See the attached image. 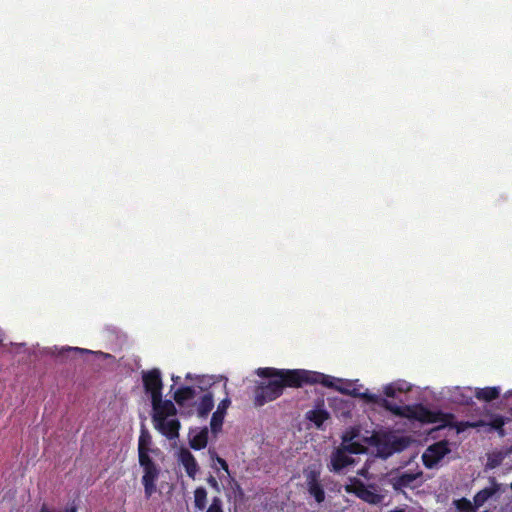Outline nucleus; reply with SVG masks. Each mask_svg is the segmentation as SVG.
<instances>
[{
    "mask_svg": "<svg viewBox=\"0 0 512 512\" xmlns=\"http://www.w3.org/2000/svg\"><path fill=\"white\" fill-rule=\"evenodd\" d=\"M257 375L268 378L267 382H261L254 388V406L262 407L283 395L284 389L300 388L297 369H278L264 367L257 369Z\"/></svg>",
    "mask_w": 512,
    "mask_h": 512,
    "instance_id": "1",
    "label": "nucleus"
},
{
    "mask_svg": "<svg viewBox=\"0 0 512 512\" xmlns=\"http://www.w3.org/2000/svg\"><path fill=\"white\" fill-rule=\"evenodd\" d=\"M361 398L369 403L379 404L385 410L396 416L417 420L421 423H437L452 416L450 414H444L441 411H432L422 404L398 406L385 398H380L378 395L369 392L362 393Z\"/></svg>",
    "mask_w": 512,
    "mask_h": 512,
    "instance_id": "2",
    "label": "nucleus"
},
{
    "mask_svg": "<svg viewBox=\"0 0 512 512\" xmlns=\"http://www.w3.org/2000/svg\"><path fill=\"white\" fill-rule=\"evenodd\" d=\"M152 411L154 428L169 440L178 438L181 428L180 421L176 418L168 419L177 414L174 403L171 400H165L161 406L152 408Z\"/></svg>",
    "mask_w": 512,
    "mask_h": 512,
    "instance_id": "3",
    "label": "nucleus"
},
{
    "mask_svg": "<svg viewBox=\"0 0 512 512\" xmlns=\"http://www.w3.org/2000/svg\"><path fill=\"white\" fill-rule=\"evenodd\" d=\"M346 491L371 505L381 504L386 496L383 493V489L377 484L371 483L366 485L358 478L351 480V484L346 486Z\"/></svg>",
    "mask_w": 512,
    "mask_h": 512,
    "instance_id": "4",
    "label": "nucleus"
},
{
    "mask_svg": "<svg viewBox=\"0 0 512 512\" xmlns=\"http://www.w3.org/2000/svg\"><path fill=\"white\" fill-rule=\"evenodd\" d=\"M298 373V382L300 383V388L304 385H313V384H321L328 388H335L339 392L347 395H352L354 397H361L362 393L356 392V390L349 391L342 387H337L334 385V377L325 375L320 372L309 371L304 369H297Z\"/></svg>",
    "mask_w": 512,
    "mask_h": 512,
    "instance_id": "5",
    "label": "nucleus"
},
{
    "mask_svg": "<svg viewBox=\"0 0 512 512\" xmlns=\"http://www.w3.org/2000/svg\"><path fill=\"white\" fill-rule=\"evenodd\" d=\"M142 381L145 391L151 396L152 408L161 406L165 400L162 399L163 382L160 370L154 368L143 372Z\"/></svg>",
    "mask_w": 512,
    "mask_h": 512,
    "instance_id": "6",
    "label": "nucleus"
},
{
    "mask_svg": "<svg viewBox=\"0 0 512 512\" xmlns=\"http://www.w3.org/2000/svg\"><path fill=\"white\" fill-rule=\"evenodd\" d=\"M450 452L451 449L447 440L433 443L422 454L423 465L428 469H432Z\"/></svg>",
    "mask_w": 512,
    "mask_h": 512,
    "instance_id": "7",
    "label": "nucleus"
},
{
    "mask_svg": "<svg viewBox=\"0 0 512 512\" xmlns=\"http://www.w3.org/2000/svg\"><path fill=\"white\" fill-rule=\"evenodd\" d=\"M379 453L384 457L392 455L394 452H401L408 446V440L405 437H396L384 435L377 440Z\"/></svg>",
    "mask_w": 512,
    "mask_h": 512,
    "instance_id": "8",
    "label": "nucleus"
},
{
    "mask_svg": "<svg viewBox=\"0 0 512 512\" xmlns=\"http://www.w3.org/2000/svg\"><path fill=\"white\" fill-rule=\"evenodd\" d=\"M423 475L422 471L412 473V472H403L399 475L393 476L389 479V483L393 487L396 492H402L405 494L404 489L410 488L415 489L421 485V482L415 484V482L420 479Z\"/></svg>",
    "mask_w": 512,
    "mask_h": 512,
    "instance_id": "9",
    "label": "nucleus"
},
{
    "mask_svg": "<svg viewBox=\"0 0 512 512\" xmlns=\"http://www.w3.org/2000/svg\"><path fill=\"white\" fill-rule=\"evenodd\" d=\"M305 480L308 493L316 502L322 503L325 500V491L320 483V471L316 469L305 471Z\"/></svg>",
    "mask_w": 512,
    "mask_h": 512,
    "instance_id": "10",
    "label": "nucleus"
},
{
    "mask_svg": "<svg viewBox=\"0 0 512 512\" xmlns=\"http://www.w3.org/2000/svg\"><path fill=\"white\" fill-rule=\"evenodd\" d=\"M510 421L511 419L509 417H504L499 414H490L488 421L480 419L474 422H467L466 426L471 428L489 426L491 430H495L500 437H504L506 435L504 425Z\"/></svg>",
    "mask_w": 512,
    "mask_h": 512,
    "instance_id": "11",
    "label": "nucleus"
},
{
    "mask_svg": "<svg viewBox=\"0 0 512 512\" xmlns=\"http://www.w3.org/2000/svg\"><path fill=\"white\" fill-rule=\"evenodd\" d=\"M144 474L142 476V484L144 486L145 498L150 499V497L156 492V481L159 477L160 470L157 466L144 469Z\"/></svg>",
    "mask_w": 512,
    "mask_h": 512,
    "instance_id": "12",
    "label": "nucleus"
},
{
    "mask_svg": "<svg viewBox=\"0 0 512 512\" xmlns=\"http://www.w3.org/2000/svg\"><path fill=\"white\" fill-rule=\"evenodd\" d=\"M353 463V458L343 448L338 447L331 455L329 469L334 472H340Z\"/></svg>",
    "mask_w": 512,
    "mask_h": 512,
    "instance_id": "13",
    "label": "nucleus"
},
{
    "mask_svg": "<svg viewBox=\"0 0 512 512\" xmlns=\"http://www.w3.org/2000/svg\"><path fill=\"white\" fill-rule=\"evenodd\" d=\"M178 460L183 465L187 475L194 479L199 471V465L194 455L187 448H181L178 453Z\"/></svg>",
    "mask_w": 512,
    "mask_h": 512,
    "instance_id": "14",
    "label": "nucleus"
},
{
    "mask_svg": "<svg viewBox=\"0 0 512 512\" xmlns=\"http://www.w3.org/2000/svg\"><path fill=\"white\" fill-rule=\"evenodd\" d=\"M230 404V399L228 397L224 398L218 404L217 410L212 414L210 427L211 431L214 434L218 433L221 430L226 411L229 408Z\"/></svg>",
    "mask_w": 512,
    "mask_h": 512,
    "instance_id": "15",
    "label": "nucleus"
},
{
    "mask_svg": "<svg viewBox=\"0 0 512 512\" xmlns=\"http://www.w3.org/2000/svg\"><path fill=\"white\" fill-rule=\"evenodd\" d=\"M500 490L501 484L496 482L495 479H493L491 486L481 489L474 495L473 504L477 509H479Z\"/></svg>",
    "mask_w": 512,
    "mask_h": 512,
    "instance_id": "16",
    "label": "nucleus"
},
{
    "mask_svg": "<svg viewBox=\"0 0 512 512\" xmlns=\"http://www.w3.org/2000/svg\"><path fill=\"white\" fill-rule=\"evenodd\" d=\"M92 353L94 352L88 349L67 346L58 349L55 355L60 360V362H65L69 359L75 358L77 355Z\"/></svg>",
    "mask_w": 512,
    "mask_h": 512,
    "instance_id": "17",
    "label": "nucleus"
},
{
    "mask_svg": "<svg viewBox=\"0 0 512 512\" xmlns=\"http://www.w3.org/2000/svg\"><path fill=\"white\" fill-rule=\"evenodd\" d=\"M474 395L478 400L485 401V402H491L500 396V388L499 387L476 388Z\"/></svg>",
    "mask_w": 512,
    "mask_h": 512,
    "instance_id": "18",
    "label": "nucleus"
},
{
    "mask_svg": "<svg viewBox=\"0 0 512 512\" xmlns=\"http://www.w3.org/2000/svg\"><path fill=\"white\" fill-rule=\"evenodd\" d=\"M208 443V428L204 427L189 439V445L194 450H201L207 446Z\"/></svg>",
    "mask_w": 512,
    "mask_h": 512,
    "instance_id": "19",
    "label": "nucleus"
},
{
    "mask_svg": "<svg viewBox=\"0 0 512 512\" xmlns=\"http://www.w3.org/2000/svg\"><path fill=\"white\" fill-rule=\"evenodd\" d=\"M214 407V399L212 393L204 394L197 406V412L200 417H206Z\"/></svg>",
    "mask_w": 512,
    "mask_h": 512,
    "instance_id": "20",
    "label": "nucleus"
},
{
    "mask_svg": "<svg viewBox=\"0 0 512 512\" xmlns=\"http://www.w3.org/2000/svg\"><path fill=\"white\" fill-rule=\"evenodd\" d=\"M195 394L196 391L191 386L180 387L174 393V400L178 405H183L186 401L193 399Z\"/></svg>",
    "mask_w": 512,
    "mask_h": 512,
    "instance_id": "21",
    "label": "nucleus"
},
{
    "mask_svg": "<svg viewBox=\"0 0 512 512\" xmlns=\"http://www.w3.org/2000/svg\"><path fill=\"white\" fill-rule=\"evenodd\" d=\"M328 418L329 413L324 409L310 410L307 413V419L313 422L317 428H320Z\"/></svg>",
    "mask_w": 512,
    "mask_h": 512,
    "instance_id": "22",
    "label": "nucleus"
},
{
    "mask_svg": "<svg viewBox=\"0 0 512 512\" xmlns=\"http://www.w3.org/2000/svg\"><path fill=\"white\" fill-rule=\"evenodd\" d=\"M453 506L457 512H476L477 508L468 498L462 497L453 500Z\"/></svg>",
    "mask_w": 512,
    "mask_h": 512,
    "instance_id": "23",
    "label": "nucleus"
},
{
    "mask_svg": "<svg viewBox=\"0 0 512 512\" xmlns=\"http://www.w3.org/2000/svg\"><path fill=\"white\" fill-rule=\"evenodd\" d=\"M207 504V491L204 487H197L194 491V505L198 510H204Z\"/></svg>",
    "mask_w": 512,
    "mask_h": 512,
    "instance_id": "24",
    "label": "nucleus"
},
{
    "mask_svg": "<svg viewBox=\"0 0 512 512\" xmlns=\"http://www.w3.org/2000/svg\"><path fill=\"white\" fill-rule=\"evenodd\" d=\"M149 451L150 450H138L139 464L143 470L157 466L149 456Z\"/></svg>",
    "mask_w": 512,
    "mask_h": 512,
    "instance_id": "25",
    "label": "nucleus"
},
{
    "mask_svg": "<svg viewBox=\"0 0 512 512\" xmlns=\"http://www.w3.org/2000/svg\"><path fill=\"white\" fill-rule=\"evenodd\" d=\"M152 438L150 433L143 427L138 440V450H150Z\"/></svg>",
    "mask_w": 512,
    "mask_h": 512,
    "instance_id": "26",
    "label": "nucleus"
},
{
    "mask_svg": "<svg viewBox=\"0 0 512 512\" xmlns=\"http://www.w3.org/2000/svg\"><path fill=\"white\" fill-rule=\"evenodd\" d=\"M347 453L350 454H362L366 451V448L359 442H348L340 445Z\"/></svg>",
    "mask_w": 512,
    "mask_h": 512,
    "instance_id": "27",
    "label": "nucleus"
},
{
    "mask_svg": "<svg viewBox=\"0 0 512 512\" xmlns=\"http://www.w3.org/2000/svg\"><path fill=\"white\" fill-rule=\"evenodd\" d=\"M228 486L233 491L235 496L243 497V495H244L243 489H242L241 485L239 484V482L235 478H233V477L229 478Z\"/></svg>",
    "mask_w": 512,
    "mask_h": 512,
    "instance_id": "28",
    "label": "nucleus"
},
{
    "mask_svg": "<svg viewBox=\"0 0 512 512\" xmlns=\"http://www.w3.org/2000/svg\"><path fill=\"white\" fill-rule=\"evenodd\" d=\"M359 435V431L355 428H351L342 435V443L352 442Z\"/></svg>",
    "mask_w": 512,
    "mask_h": 512,
    "instance_id": "29",
    "label": "nucleus"
},
{
    "mask_svg": "<svg viewBox=\"0 0 512 512\" xmlns=\"http://www.w3.org/2000/svg\"><path fill=\"white\" fill-rule=\"evenodd\" d=\"M206 512H223L221 499L214 497Z\"/></svg>",
    "mask_w": 512,
    "mask_h": 512,
    "instance_id": "30",
    "label": "nucleus"
},
{
    "mask_svg": "<svg viewBox=\"0 0 512 512\" xmlns=\"http://www.w3.org/2000/svg\"><path fill=\"white\" fill-rule=\"evenodd\" d=\"M384 394L387 396V397H390V398H393L395 397L396 395V385L394 383H391V384H388L384 387V390H383Z\"/></svg>",
    "mask_w": 512,
    "mask_h": 512,
    "instance_id": "31",
    "label": "nucleus"
},
{
    "mask_svg": "<svg viewBox=\"0 0 512 512\" xmlns=\"http://www.w3.org/2000/svg\"><path fill=\"white\" fill-rule=\"evenodd\" d=\"M207 483L212 487L214 488L217 492L220 491V487H219V483L217 481V479L210 475L208 478H207Z\"/></svg>",
    "mask_w": 512,
    "mask_h": 512,
    "instance_id": "32",
    "label": "nucleus"
},
{
    "mask_svg": "<svg viewBox=\"0 0 512 512\" xmlns=\"http://www.w3.org/2000/svg\"><path fill=\"white\" fill-rule=\"evenodd\" d=\"M217 463L220 465V467L229 474V466L225 459L218 457L216 458Z\"/></svg>",
    "mask_w": 512,
    "mask_h": 512,
    "instance_id": "33",
    "label": "nucleus"
},
{
    "mask_svg": "<svg viewBox=\"0 0 512 512\" xmlns=\"http://www.w3.org/2000/svg\"><path fill=\"white\" fill-rule=\"evenodd\" d=\"M396 385V390L397 392H405V391H408L409 389L406 386V383L403 382V383H397L395 384Z\"/></svg>",
    "mask_w": 512,
    "mask_h": 512,
    "instance_id": "34",
    "label": "nucleus"
},
{
    "mask_svg": "<svg viewBox=\"0 0 512 512\" xmlns=\"http://www.w3.org/2000/svg\"><path fill=\"white\" fill-rule=\"evenodd\" d=\"M64 512H77V508L75 506H70L66 508Z\"/></svg>",
    "mask_w": 512,
    "mask_h": 512,
    "instance_id": "35",
    "label": "nucleus"
},
{
    "mask_svg": "<svg viewBox=\"0 0 512 512\" xmlns=\"http://www.w3.org/2000/svg\"><path fill=\"white\" fill-rule=\"evenodd\" d=\"M389 512H405V510L404 509H400V508H396V509H393V510H391Z\"/></svg>",
    "mask_w": 512,
    "mask_h": 512,
    "instance_id": "36",
    "label": "nucleus"
},
{
    "mask_svg": "<svg viewBox=\"0 0 512 512\" xmlns=\"http://www.w3.org/2000/svg\"><path fill=\"white\" fill-rule=\"evenodd\" d=\"M179 379H180V377H178V376H177V377H174V376L172 377V380H173L174 382H177Z\"/></svg>",
    "mask_w": 512,
    "mask_h": 512,
    "instance_id": "37",
    "label": "nucleus"
},
{
    "mask_svg": "<svg viewBox=\"0 0 512 512\" xmlns=\"http://www.w3.org/2000/svg\"><path fill=\"white\" fill-rule=\"evenodd\" d=\"M510 414H511V417H509V418L512 420V407L510 408Z\"/></svg>",
    "mask_w": 512,
    "mask_h": 512,
    "instance_id": "38",
    "label": "nucleus"
},
{
    "mask_svg": "<svg viewBox=\"0 0 512 512\" xmlns=\"http://www.w3.org/2000/svg\"><path fill=\"white\" fill-rule=\"evenodd\" d=\"M510 488L512 489V482L510 483Z\"/></svg>",
    "mask_w": 512,
    "mask_h": 512,
    "instance_id": "39",
    "label": "nucleus"
},
{
    "mask_svg": "<svg viewBox=\"0 0 512 512\" xmlns=\"http://www.w3.org/2000/svg\"><path fill=\"white\" fill-rule=\"evenodd\" d=\"M123 512H125V511H123Z\"/></svg>",
    "mask_w": 512,
    "mask_h": 512,
    "instance_id": "40",
    "label": "nucleus"
}]
</instances>
